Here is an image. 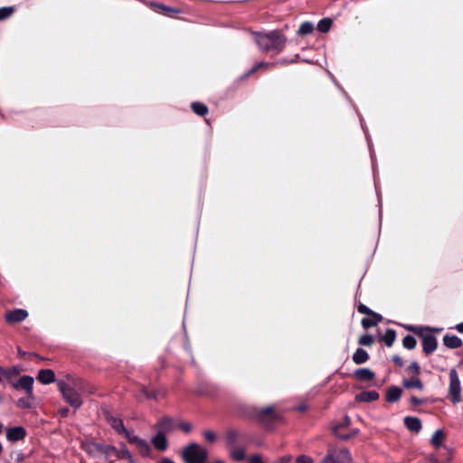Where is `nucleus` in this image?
Here are the masks:
<instances>
[{"mask_svg":"<svg viewBox=\"0 0 463 463\" xmlns=\"http://www.w3.org/2000/svg\"><path fill=\"white\" fill-rule=\"evenodd\" d=\"M68 412H69V409H67V408H65V409H63V410L61 411V414H62L63 416H66V415L68 414Z\"/></svg>","mask_w":463,"mask_h":463,"instance_id":"bf43d9fd","label":"nucleus"},{"mask_svg":"<svg viewBox=\"0 0 463 463\" xmlns=\"http://www.w3.org/2000/svg\"><path fill=\"white\" fill-rule=\"evenodd\" d=\"M296 463H314V460L309 456L300 455L296 458Z\"/></svg>","mask_w":463,"mask_h":463,"instance_id":"09e8293b","label":"nucleus"},{"mask_svg":"<svg viewBox=\"0 0 463 463\" xmlns=\"http://www.w3.org/2000/svg\"><path fill=\"white\" fill-rule=\"evenodd\" d=\"M374 343V338L372 335L365 334L359 337L358 344L364 346H371Z\"/></svg>","mask_w":463,"mask_h":463,"instance_id":"ea45409f","label":"nucleus"},{"mask_svg":"<svg viewBox=\"0 0 463 463\" xmlns=\"http://www.w3.org/2000/svg\"><path fill=\"white\" fill-rule=\"evenodd\" d=\"M354 376L362 382H370L374 379L375 373L369 368H359L354 371Z\"/></svg>","mask_w":463,"mask_h":463,"instance_id":"a211bd4d","label":"nucleus"},{"mask_svg":"<svg viewBox=\"0 0 463 463\" xmlns=\"http://www.w3.org/2000/svg\"><path fill=\"white\" fill-rule=\"evenodd\" d=\"M314 31V24L311 22H304L301 24L298 30V34L305 36L311 33Z\"/></svg>","mask_w":463,"mask_h":463,"instance_id":"7c9ffc66","label":"nucleus"},{"mask_svg":"<svg viewBox=\"0 0 463 463\" xmlns=\"http://www.w3.org/2000/svg\"><path fill=\"white\" fill-rule=\"evenodd\" d=\"M392 360L399 367H402L404 364L403 359L398 354L392 355Z\"/></svg>","mask_w":463,"mask_h":463,"instance_id":"8fccbe9b","label":"nucleus"},{"mask_svg":"<svg viewBox=\"0 0 463 463\" xmlns=\"http://www.w3.org/2000/svg\"><path fill=\"white\" fill-rule=\"evenodd\" d=\"M28 317V312L23 308H15L5 313V318L6 323L13 325L25 320Z\"/></svg>","mask_w":463,"mask_h":463,"instance_id":"1a4fd4ad","label":"nucleus"},{"mask_svg":"<svg viewBox=\"0 0 463 463\" xmlns=\"http://www.w3.org/2000/svg\"><path fill=\"white\" fill-rule=\"evenodd\" d=\"M253 414L256 420L265 426H270L279 420V414L274 406L255 409Z\"/></svg>","mask_w":463,"mask_h":463,"instance_id":"0eeeda50","label":"nucleus"},{"mask_svg":"<svg viewBox=\"0 0 463 463\" xmlns=\"http://www.w3.org/2000/svg\"><path fill=\"white\" fill-rule=\"evenodd\" d=\"M4 425L0 422V433L2 432Z\"/></svg>","mask_w":463,"mask_h":463,"instance_id":"680f3d73","label":"nucleus"},{"mask_svg":"<svg viewBox=\"0 0 463 463\" xmlns=\"http://www.w3.org/2000/svg\"><path fill=\"white\" fill-rule=\"evenodd\" d=\"M369 354L363 348H357L352 357L353 362L355 364H364L369 360Z\"/></svg>","mask_w":463,"mask_h":463,"instance_id":"5701e85b","label":"nucleus"},{"mask_svg":"<svg viewBox=\"0 0 463 463\" xmlns=\"http://www.w3.org/2000/svg\"><path fill=\"white\" fill-rule=\"evenodd\" d=\"M404 328L410 332H412L422 340V351L426 355H430L434 353L438 347V340L431 333L433 331L439 332L440 329H434L430 326H420L407 325Z\"/></svg>","mask_w":463,"mask_h":463,"instance_id":"f03ea898","label":"nucleus"},{"mask_svg":"<svg viewBox=\"0 0 463 463\" xmlns=\"http://www.w3.org/2000/svg\"><path fill=\"white\" fill-rule=\"evenodd\" d=\"M293 62H295L294 60L288 61L285 58H282V59L278 60L276 62H273L272 64H274V67H275L276 65H288V64H290Z\"/></svg>","mask_w":463,"mask_h":463,"instance_id":"603ef678","label":"nucleus"},{"mask_svg":"<svg viewBox=\"0 0 463 463\" xmlns=\"http://www.w3.org/2000/svg\"><path fill=\"white\" fill-rule=\"evenodd\" d=\"M357 311L361 314H364V315H371L373 313H374V311H373L372 309H370L368 307H366L364 304L363 303H359L357 305Z\"/></svg>","mask_w":463,"mask_h":463,"instance_id":"c03bdc74","label":"nucleus"},{"mask_svg":"<svg viewBox=\"0 0 463 463\" xmlns=\"http://www.w3.org/2000/svg\"><path fill=\"white\" fill-rule=\"evenodd\" d=\"M191 109L196 115L202 117L207 115L209 111L208 107L205 104L198 101L193 102L191 104Z\"/></svg>","mask_w":463,"mask_h":463,"instance_id":"c85d7f7f","label":"nucleus"},{"mask_svg":"<svg viewBox=\"0 0 463 463\" xmlns=\"http://www.w3.org/2000/svg\"><path fill=\"white\" fill-rule=\"evenodd\" d=\"M291 456L289 455H287V456H283L280 458L279 459V463H289L291 461Z\"/></svg>","mask_w":463,"mask_h":463,"instance_id":"864d4df0","label":"nucleus"},{"mask_svg":"<svg viewBox=\"0 0 463 463\" xmlns=\"http://www.w3.org/2000/svg\"><path fill=\"white\" fill-rule=\"evenodd\" d=\"M371 317H364L361 320V325L364 329L371 328L378 325V323L383 321V316L374 312L369 315Z\"/></svg>","mask_w":463,"mask_h":463,"instance_id":"2eb2a0df","label":"nucleus"},{"mask_svg":"<svg viewBox=\"0 0 463 463\" xmlns=\"http://www.w3.org/2000/svg\"><path fill=\"white\" fill-rule=\"evenodd\" d=\"M455 329H456L458 332H459V333L463 334V322H462V323L458 324V325L455 326Z\"/></svg>","mask_w":463,"mask_h":463,"instance_id":"6e6d98bb","label":"nucleus"},{"mask_svg":"<svg viewBox=\"0 0 463 463\" xmlns=\"http://www.w3.org/2000/svg\"><path fill=\"white\" fill-rule=\"evenodd\" d=\"M125 438L128 439V441L130 443V444H133V445H137V443L140 442V440H142V439H140L139 437L136 436V435H133L131 434L128 430H127L124 434Z\"/></svg>","mask_w":463,"mask_h":463,"instance_id":"37998d69","label":"nucleus"},{"mask_svg":"<svg viewBox=\"0 0 463 463\" xmlns=\"http://www.w3.org/2000/svg\"><path fill=\"white\" fill-rule=\"evenodd\" d=\"M446 439V435L442 430H437L431 437V444L435 448H439L442 445Z\"/></svg>","mask_w":463,"mask_h":463,"instance_id":"cd10ccee","label":"nucleus"},{"mask_svg":"<svg viewBox=\"0 0 463 463\" xmlns=\"http://www.w3.org/2000/svg\"><path fill=\"white\" fill-rule=\"evenodd\" d=\"M402 385L406 389L417 388L419 390H422L424 387L422 381L418 376L416 378L411 377V379H404L402 381Z\"/></svg>","mask_w":463,"mask_h":463,"instance_id":"b1692460","label":"nucleus"},{"mask_svg":"<svg viewBox=\"0 0 463 463\" xmlns=\"http://www.w3.org/2000/svg\"><path fill=\"white\" fill-rule=\"evenodd\" d=\"M37 380L43 384H50L55 381V373L51 369H41Z\"/></svg>","mask_w":463,"mask_h":463,"instance_id":"f3484780","label":"nucleus"},{"mask_svg":"<svg viewBox=\"0 0 463 463\" xmlns=\"http://www.w3.org/2000/svg\"><path fill=\"white\" fill-rule=\"evenodd\" d=\"M16 11L14 6H4L0 7V21L10 18Z\"/></svg>","mask_w":463,"mask_h":463,"instance_id":"f704fd0d","label":"nucleus"},{"mask_svg":"<svg viewBox=\"0 0 463 463\" xmlns=\"http://www.w3.org/2000/svg\"><path fill=\"white\" fill-rule=\"evenodd\" d=\"M380 395L376 391H363L356 394L355 400L360 402H371L377 401Z\"/></svg>","mask_w":463,"mask_h":463,"instance_id":"dca6fc26","label":"nucleus"},{"mask_svg":"<svg viewBox=\"0 0 463 463\" xmlns=\"http://www.w3.org/2000/svg\"><path fill=\"white\" fill-rule=\"evenodd\" d=\"M108 422L118 434H124L128 430L125 428L122 419L114 416L107 417Z\"/></svg>","mask_w":463,"mask_h":463,"instance_id":"6ab92c4d","label":"nucleus"},{"mask_svg":"<svg viewBox=\"0 0 463 463\" xmlns=\"http://www.w3.org/2000/svg\"><path fill=\"white\" fill-rule=\"evenodd\" d=\"M60 392L62 393L64 400L75 409H79L82 404L80 392L83 391V381L77 379L73 382V385H70L62 381L58 383Z\"/></svg>","mask_w":463,"mask_h":463,"instance_id":"7ed1b4c3","label":"nucleus"},{"mask_svg":"<svg viewBox=\"0 0 463 463\" xmlns=\"http://www.w3.org/2000/svg\"><path fill=\"white\" fill-rule=\"evenodd\" d=\"M116 456L118 458H127L129 463H135L130 451L127 448H123L120 450H118Z\"/></svg>","mask_w":463,"mask_h":463,"instance_id":"58836bf2","label":"nucleus"},{"mask_svg":"<svg viewBox=\"0 0 463 463\" xmlns=\"http://www.w3.org/2000/svg\"><path fill=\"white\" fill-rule=\"evenodd\" d=\"M382 340L386 345V346L391 347L394 344L396 340V332L394 329L388 328L384 335L382 336Z\"/></svg>","mask_w":463,"mask_h":463,"instance_id":"bb28decb","label":"nucleus"},{"mask_svg":"<svg viewBox=\"0 0 463 463\" xmlns=\"http://www.w3.org/2000/svg\"><path fill=\"white\" fill-rule=\"evenodd\" d=\"M33 382L34 380L32 376L24 375L16 383H14L13 386L16 390H24L27 395H29L30 397H33Z\"/></svg>","mask_w":463,"mask_h":463,"instance_id":"9d476101","label":"nucleus"},{"mask_svg":"<svg viewBox=\"0 0 463 463\" xmlns=\"http://www.w3.org/2000/svg\"><path fill=\"white\" fill-rule=\"evenodd\" d=\"M404 425L406 428L415 433H418L421 430V421L417 417L407 416L404 418Z\"/></svg>","mask_w":463,"mask_h":463,"instance_id":"aec40b11","label":"nucleus"},{"mask_svg":"<svg viewBox=\"0 0 463 463\" xmlns=\"http://www.w3.org/2000/svg\"><path fill=\"white\" fill-rule=\"evenodd\" d=\"M182 458L185 463H206L208 452L197 443L184 448Z\"/></svg>","mask_w":463,"mask_h":463,"instance_id":"20e7f679","label":"nucleus"},{"mask_svg":"<svg viewBox=\"0 0 463 463\" xmlns=\"http://www.w3.org/2000/svg\"><path fill=\"white\" fill-rule=\"evenodd\" d=\"M26 437V430L22 426L9 428L6 430V439L11 442L23 440Z\"/></svg>","mask_w":463,"mask_h":463,"instance_id":"9b49d317","label":"nucleus"},{"mask_svg":"<svg viewBox=\"0 0 463 463\" xmlns=\"http://www.w3.org/2000/svg\"><path fill=\"white\" fill-rule=\"evenodd\" d=\"M402 390L398 386H391L386 392V401L388 402H395L401 399Z\"/></svg>","mask_w":463,"mask_h":463,"instance_id":"4be33fe9","label":"nucleus"},{"mask_svg":"<svg viewBox=\"0 0 463 463\" xmlns=\"http://www.w3.org/2000/svg\"><path fill=\"white\" fill-rule=\"evenodd\" d=\"M333 24L331 18H323L317 24V30L321 33H327Z\"/></svg>","mask_w":463,"mask_h":463,"instance_id":"c9c22d12","label":"nucleus"},{"mask_svg":"<svg viewBox=\"0 0 463 463\" xmlns=\"http://www.w3.org/2000/svg\"><path fill=\"white\" fill-rule=\"evenodd\" d=\"M178 428L184 433L191 432L193 426L190 422L183 421L178 425Z\"/></svg>","mask_w":463,"mask_h":463,"instance_id":"a18cd8bd","label":"nucleus"},{"mask_svg":"<svg viewBox=\"0 0 463 463\" xmlns=\"http://www.w3.org/2000/svg\"><path fill=\"white\" fill-rule=\"evenodd\" d=\"M117 451H118V449H116V447H114L112 445H107V444L102 443V448H101L100 453H103L107 456H110L112 454L117 455Z\"/></svg>","mask_w":463,"mask_h":463,"instance_id":"a19ab883","label":"nucleus"},{"mask_svg":"<svg viewBox=\"0 0 463 463\" xmlns=\"http://www.w3.org/2000/svg\"><path fill=\"white\" fill-rule=\"evenodd\" d=\"M81 447L88 454L93 455L101 451L102 443L90 441L83 443Z\"/></svg>","mask_w":463,"mask_h":463,"instance_id":"a878e982","label":"nucleus"},{"mask_svg":"<svg viewBox=\"0 0 463 463\" xmlns=\"http://www.w3.org/2000/svg\"><path fill=\"white\" fill-rule=\"evenodd\" d=\"M203 436L209 442H214L216 440V434L213 430H205Z\"/></svg>","mask_w":463,"mask_h":463,"instance_id":"de8ad7c7","label":"nucleus"},{"mask_svg":"<svg viewBox=\"0 0 463 463\" xmlns=\"http://www.w3.org/2000/svg\"><path fill=\"white\" fill-rule=\"evenodd\" d=\"M425 401L423 399H420L416 396H411V399H410V403L413 406H416V405H420L424 402Z\"/></svg>","mask_w":463,"mask_h":463,"instance_id":"3c124183","label":"nucleus"},{"mask_svg":"<svg viewBox=\"0 0 463 463\" xmlns=\"http://www.w3.org/2000/svg\"><path fill=\"white\" fill-rule=\"evenodd\" d=\"M214 463H224L223 461H216Z\"/></svg>","mask_w":463,"mask_h":463,"instance_id":"e2e57ef3","label":"nucleus"},{"mask_svg":"<svg viewBox=\"0 0 463 463\" xmlns=\"http://www.w3.org/2000/svg\"><path fill=\"white\" fill-rule=\"evenodd\" d=\"M138 452L144 456V457H146V456H149L150 452H151V448L148 444V442L145 439H142L140 440L139 443H137L136 445Z\"/></svg>","mask_w":463,"mask_h":463,"instance_id":"e433bc0d","label":"nucleus"},{"mask_svg":"<svg viewBox=\"0 0 463 463\" xmlns=\"http://www.w3.org/2000/svg\"><path fill=\"white\" fill-rule=\"evenodd\" d=\"M151 5L153 7H155L156 11L163 12L165 14H167V15H172V14H179L180 13L179 9L174 8V7H170V6H166V5H163V4L152 3Z\"/></svg>","mask_w":463,"mask_h":463,"instance_id":"393cba45","label":"nucleus"},{"mask_svg":"<svg viewBox=\"0 0 463 463\" xmlns=\"http://www.w3.org/2000/svg\"><path fill=\"white\" fill-rule=\"evenodd\" d=\"M18 354H19V355H20L21 357H25L26 355H28V356H30V357H31V356H36V354H28V353H26V352H24V351L21 350L20 348H18Z\"/></svg>","mask_w":463,"mask_h":463,"instance_id":"5fc2aeb1","label":"nucleus"},{"mask_svg":"<svg viewBox=\"0 0 463 463\" xmlns=\"http://www.w3.org/2000/svg\"><path fill=\"white\" fill-rule=\"evenodd\" d=\"M33 400H34V396L30 397L29 395H27L26 397L19 398L17 400L16 405L21 409H31L33 406L32 402Z\"/></svg>","mask_w":463,"mask_h":463,"instance_id":"473e14b6","label":"nucleus"},{"mask_svg":"<svg viewBox=\"0 0 463 463\" xmlns=\"http://www.w3.org/2000/svg\"><path fill=\"white\" fill-rule=\"evenodd\" d=\"M151 442L154 445V447L159 451H165L168 447V440L166 439V435L159 431L156 433V435H155L152 438Z\"/></svg>","mask_w":463,"mask_h":463,"instance_id":"4468645a","label":"nucleus"},{"mask_svg":"<svg viewBox=\"0 0 463 463\" xmlns=\"http://www.w3.org/2000/svg\"><path fill=\"white\" fill-rule=\"evenodd\" d=\"M443 344L450 349H456L462 346V340L457 335H445L443 336Z\"/></svg>","mask_w":463,"mask_h":463,"instance_id":"412c9836","label":"nucleus"},{"mask_svg":"<svg viewBox=\"0 0 463 463\" xmlns=\"http://www.w3.org/2000/svg\"><path fill=\"white\" fill-rule=\"evenodd\" d=\"M449 376V385L448 398L453 404H457L461 402V385L457 370L454 368L451 369Z\"/></svg>","mask_w":463,"mask_h":463,"instance_id":"423d86ee","label":"nucleus"},{"mask_svg":"<svg viewBox=\"0 0 463 463\" xmlns=\"http://www.w3.org/2000/svg\"><path fill=\"white\" fill-rule=\"evenodd\" d=\"M232 458L236 461H243L246 458L245 448H234L231 452Z\"/></svg>","mask_w":463,"mask_h":463,"instance_id":"72a5a7b5","label":"nucleus"},{"mask_svg":"<svg viewBox=\"0 0 463 463\" xmlns=\"http://www.w3.org/2000/svg\"><path fill=\"white\" fill-rule=\"evenodd\" d=\"M402 345L408 350H412L417 345V341L414 336L408 335L402 339Z\"/></svg>","mask_w":463,"mask_h":463,"instance_id":"4c0bfd02","label":"nucleus"},{"mask_svg":"<svg viewBox=\"0 0 463 463\" xmlns=\"http://www.w3.org/2000/svg\"><path fill=\"white\" fill-rule=\"evenodd\" d=\"M24 460V455L23 454H20L17 458H16V461L17 462H22Z\"/></svg>","mask_w":463,"mask_h":463,"instance_id":"13d9d810","label":"nucleus"},{"mask_svg":"<svg viewBox=\"0 0 463 463\" xmlns=\"http://www.w3.org/2000/svg\"><path fill=\"white\" fill-rule=\"evenodd\" d=\"M245 439V435L238 430L231 429L226 431V441L230 446L235 447L243 442Z\"/></svg>","mask_w":463,"mask_h":463,"instance_id":"f8f14e48","label":"nucleus"},{"mask_svg":"<svg viewBox=\"0 0 463 463\" xmlns=\"http://www.w3.org/2000/svg\"><path fill=\"white\" fill-rule=\"evenodd\" d=\"M142 392L147 399H157L158 397H164L165 395V391L149 390L146 387L142 388Z\"/></svg>","mask_w":463,"mask_h":463,"instance_id":"c756f323","label":"nucleus"},{"mask_svg":"<svg viewBox=\"0 0 463 463\" xmlns=\"http://www.w3.org/2000/svg\"><path fill=\"white\" fill-rule=\"evenodd\" d=\"M156 428L159 432L166 435L175 428V423L172 417L165 416L157 421Z\"/></svg>","mask_w":463,"mask_h":463,"instance_id":"ddd939ff","label":"nucleus"},{"mask_svg":"<svg viewBox=\"0 0 463 463\" xmlns=\"http://www.w3.org/2000/svg\"><path fill=\"white\" fill-rule=\"evenodd\" d=\"M407 371L409 373L419 376L420 373V367L417 362H411V364L408 366Z\"/></svg>","mask_w":463,"mask_h":463,"instance_id":"79ce46f5","label":"nucleus"},{"mask_svg":"<svg viewBox=\"0 0 463 463\" xmlns=\"http://www.w3.org/2000/svg\"><path fill=\"white\" fill-rule=\"evenodd\" d=\"M322 463H352V456L348 449L328 447L327 454Z\"/></svg>","mask_w":463,"mask_h":463,"instance_id":"39448f33","label":"nucleus"},{"mask_svg":"<svg viewBox=\"0 0 463 463\" xmlns=\"http://www.w3.org/2000/svg\"><path fill=\"white\" fill-rule=\"evenodd\" d=\"M254 41L260 51L265 53L278 55L282 52L286 47L288 39L279 30L269 32H254Z\"/></svg>","mask_w":463,"mask_h":463,"instance_id":"f257e3e1","label":"nucleus"},{"mask_svg":"<svg viewBox=\"0 0 463 463\" xmlns=\"http://www.w3.org/2000/svg\"><path fill=\"white\" fill-rule=\"evenodd\" d=\"M351 425V419L349 416H345L344 420L335 424L333 427V433L342 440H349L354 437H356L359 433L358 429H353L350 431L346 432L345 430Z\"/></svg>","mask_w":463,"mask_h":463,"instance_id":"6e6552de","label":"nucleus"},{"mask_svg":"<svg viewBox=\"0 0 463 463\" xmlns=\"http://www.w3.org/2000/svg\"><path fill=\"white\" fill-rule=\"evenodd\" d=\"M157 463H175L174 460L168 458H163L159 462Z\"/></svg>","mask_w":463,"mask_h":463,"instance_id":"4d7b16f0","label":"nucleus"},{"mask_svg":"<svg viewBox=\"0 0 463 463\" xmlns=\"http://www.w3.org/2000/svg\"><path fill=\"white\" fill-rule=\"evenodd\" d=\"M306 409H307V407H306L305 405H300V406L298 407V410H299V411H306Z\"/></svg>","mask_w":463,"mask_h":463,"instance_id":"052dcab7","label":"nucleus"},{"mask_svg":"<svg viewBox=\"0 0 463 463\" xmlns=\"http://www.w3.org/2000/svg\"><path fill=\"white\" fill-rule=\"evenodd\" d=\"M262 68H274V64L267 61H260L255 64L250 71L245 73V77L248 78Z\"/></svg>","mask_w":463,"mask_h":463,"instance_id":"2f4dec72","label":"nucleus"},{"mask_svg":"<svg viewBox=\"0 0 463 463\" xmlns=\"http://www.w3.org/2000/svg\"><path fill=\"white\" fill-rule=\"evenodd\" d=\"M248 463H265V462L263 461L261 455L253 454L249 457Z\"/></svg>","mask_w":463,"mask_h":463,"instance_id":"49530a36","label":"nucleus"}]
</instances>
